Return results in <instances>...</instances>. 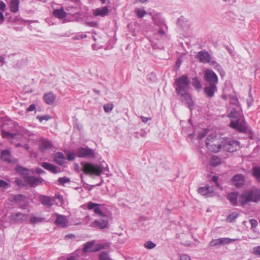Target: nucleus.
<instances>
[{
    "mask_svg": "<svg viewBox=\"0 0 260 260\" xmlns=\"http://www.w3.org/2000/svg\"><path fill=\"white\" fill-rule=\"evenodd\" d=\"M36 109V105L35 104L30 105L27 109L28 112L34 111Z\"/></svg>",
    "mask_w": 260,
    "mask_h": 260,
    "instance_id": "4d7b16f0",
    "label": "nucleus"
},
{
    "mask_svg": "<svg viewBox=\"0 0 260 260\" xmlns=\"http://www.w3.org/2000/svg\"><path fill=\"white\" fill-rule=\"evenodd\" d=\"M1 135L3 138L15 139L17 135L15 133H11L3 129L1 131Z\"/></svg>",
    "mask_w": 260,
    "mask_h": 260,
    "instance_id": "473e14b6",
    "label": "nucleus"
},
{
    "mask_svg": "<svg viewBox=\"0 0 260 260\" xmlns=\"http://www.w3.org/2000/svg\"><path fill=\"white\" fill-rule=\"evenodd\" d=\"M75 236L74 234H68L65 236V239H74L75 238Z\"/></svg>",
    "mask_w": 260,
    "mask_h": 260,
    "instance_id": "bf43d9fd",
    "label": "nucleus"
},
{
    "mask_svg": "<svg viewBox=\"0 0 260 260\" xmlns=\"http://www.w3.org/2000/svg\"><path fill=\"white\" fill-rule=\"evenodd\" d=\"M158 32L161 34V35H165V31L162 29H160L159 30H158Z\"/></svg>",
    "mask_w": 260,
    "mask_h": 260,
    "instance_id": "69168bd1",
    "label": "nucleus"
},
{
    "mask_svg": "<svg viewBox=\"0 0 260 260\" xmlns=\"http://www.w3.org/2000/svg\"><path fill=\"white\" fill-rule=\"evenodd\" d=\"M60 184L64 185L66 183L69 182L70 179L67 177H60L58 180Z\"/></svg>",
    "mask_w": 260,
    "mask_h": 260,
    "instance_id": "c03bdc74",
    "label": "nucleus"
},
{
    "mask_svg": "<svg viewBox=\"0 0 260 260\" xmlns=\"http://www.w3.org/2000/svg\"><path fill=\"white\" fill-rule=\"evenodd\" d=\"M44 101L48 105H52L54 102L55 96L52 93H46L44 95Z\"/></svg>",
    "mask_w": 260,
    "mask_h": 260,
    "instance_id": "bb28decb",
    "label": "nucleus"
},
{
    "mask_svg": "<svg viewBox=\"0 0 260 260\" xmlns=\"http://www.w3.org/2000/svg\"><path fill=\"white\" fill-rule=\"evenodd\" d=\"M19 2L18 0H11L10 10L13 13H16L19 10Z\"/></svg>",
    "mask_w": 260,
    "mask_h": 260,
    "instance_id": "c85d7f7f",
    "label": "nucleus"
},
{
    "mask_svg": "<svg viewBox=\"0 0 260 260\" xmlns=\"http://www.w3.org/2000/svg\"><path fill=\"white\" fill-rule=\"evenodd\" d=\"M156 245L155 243H153L152 241H149L146 242L144 244V246L147 249H152L155 247Z\"/></svg>",
    "mask_w": 260,
    "mask_h": 260,
    "instance_id": "a19ab883",
    "label": "nucleus"
},
{
    "mask_svg": "<svg viewBox=\"0 0 260 260\" xmlns=\"http://www.w3.org/2000/svg\"><path fill=\"white\" fill-rule=\"evenodd\" d=\"M104 246L102 244H98L96 245L94 244V252L100 251L101 249H103Z\"/></svg>",
    "mask_w": 260,
    "mask_h": 260,
    "instance_id": "09e8293b",
    "label": "nucleus"
},
{
    "mask_svg": "<svg viewBox=\"0 0 260 260\" xmlns=\"http://www.w3.org/2000/svg\"><path fill=\"white\" fill-rule=\"evenodd\" d=\"M199 193L206 197H211L213 196L214 189L209 185L205 187H200L198 189Z\"/></svg>",
    "mask_w": 260,
    "mask_h": 260,
    "instance_id": "4468645a",
    "label": "nucleus"
},
{
    "mask_svg": "<svg viewBox=\"0 0 260 260\" xmlns=\"http://www.w3.org/2000/svg\"><path fill=\"white\" fill-rule=\"evenodd\" d=\"M41 203L45 206L51 207L53 205V200L52 198L45 195H41L39 197Z\"/></svg>",
    "mask_w": 260,
    "mask_h": 260,
    "instance_id": "a211bd4d",
    "label": "nucleus"
},
{
    "mask_svg": "<svg viewBox=\"0 0 260 260\" xmlns=\"http://www.w3.org/2000/svg\"><path fill=\"white\" fill-rule=\"evenodd\" d=\"M6 5L4 2L0 1V10L5 11L6 10Z\"/></svg>",
    "mask_w": 260,
    "mask_h": 260,
    "instance_id": "5fc2aeb1",
    "label": "nucleus"
},
{
    "mask_svg": "<svg viewBox=\"0 0 260 260\" xmlns=\"http://www.w3.org/2000/svg\"><path fill=\"white\" fill-rule=\"evenodd\" d=\"M181 63V61L180 60H178L176 62V65L177 66V67L179 68L180 66V64Z\"/></svg>",
    "mask_w": 260,
    "mask_h": 260,
    "instance_id": "774afa93",
    "label": "nucleus"
},
{
    "mask_svg": "<svg viewBox=\"0 0 260 260\" xmlns=\"http://www.w3.org/2000/svg\"><path fill=\"white\" fill-rule=\"evenodd\" d=\"M135 13L139 18H142L147 14V12L145 10H141L139 8L135 9Z\"/></svg>",
    "mask_w": 260,
    "mask_h": 260,
    "instance_id": "f704fd0d",
    "label": "nucleus"
},
{
    "mask_svg": "<svg viewBox=\"0 0 260 260\" xmlns=\"http://www.w3.org/2000/svg\"><path fill=\"white\" fill-rule=\"evenodd\" d=\"M177 94L180 96L181 100L185 102L189 109L191 110L193 108V103L188 91L184 92V93H177Z\"/></svg>",
    "mask_w": 260,
    "mask_h": 260,
    "instance_id": "ddd939ff",
    "label": "nucleus"
},
{
    "mask_svg": "<svg viewBox=\"0 0 260 260\" xmlns=\"http://www.w3.org/2000/svg\"><path fill=\"white\" fill-rule=\"evenodd\" d=\"M10 187V185L8 183L3 180H0V188L3 187L7 189Z\"/></svg>",
    "mask_w": 260,
    "mask_h": 260,
    "instance_id": "49530a36",
    "label": "nucleus"
},
{
    "mask_svg": "<svg viewBox=\"0 0 260 260\" xmlns=\"http://www.w3.org/2000/svg\"><path fill=\"white\" fill-rule=\"evenodd\" d=\"M217 91V87L215 84H208L204 88V92L208 98H211L214 95Z\"/></svg>",
    "mask_w": 260,
    "mask_h": 260,
    "instance_id": "dca6fc26",
    "label": "nucleus"
},
{
    "mask_svg": "<svg viewBox=\"0 0 260 260\" xmlns=\"http://www.w3.org/2000/svg\"><path fill=\"white\" fill-rule=\"evenodd\" d=\"M180 260H191V259L188 255L183 254L180 255Z\"/></svg>",
    "mask_w": 260,
    "mask_h": 260,
    "instance_id": "864d4df0",
    "label": "nucleus"
},
{
    "mask_svg": "<svg viewBox=\"0 0 260 260\" xmlns=\"http://www.w3.org/2000/svg\"><path fill=\"white\" fill-rule=\"evenodd\" d=\"M36 172L37 174H41V173H44V171L42 169H41V168H37L36 169Z\"/></svg>",
    "mask_w": 260,
    "mask_h": 260,
    "instance_id": "e2e57ef3",
    "label": "nucleus"
},
{
    "mask_svg": "<svg viewBox=\"0 0 260 260\" xmlns=\"http://www.w3.org/2000/svg\"><path fill=\"white\" fill-rule=\"evenodd\" d=\"M52 146L51 142L47 140H43L40 144V147L42 151L50 148Z\"/></svg>",
    "mask_w": 260,
    "mask_h": 260,
    "instance_id": "7c9ffc66",
    "label": "nucleus"
},
{
    "mask_svg": "<svg viewBox=\"0 0 260 260\" xmlns=\"http://www.w3.org/2000/svg\"><path fill=\"white\" fill-rule=\"evenodd\" d=\"M100 260H111L106 252H103L99 255Z\"/></svg>",
    "mask_w": 260,
    "mask_h": 260,
    "instance_id": "37998d69",
    "label": "nucleus"
},
{
    "mask_svg": "<svg viewBox=\"0 0 260 260\" xmlns=\"http://www.w3.org/2000/svg\"><path fill=\"white\" fill-rule=\"evenodd\" d=\"M253 253L255 255H260V246L254 247L253 248Z\"/></svg>",
    "mask_w": 260,
    "mask_h": 260,
    "instance_id": "8fccbe9b",
    "label": "nucleus"
},
{
    "mask_svg": "<svg viewBox=\"0 0 260 260\" xmlns=\"http://www.w3.org/2000/svg\"><path fill=\"white\" fill-rule=\"evenodd\" d=\"M140 118H141L142 121L144 123H146V122H147L148 121L151 120V117H144L143 116H141Z\"/></svg>",
    "mask_w": 260,
    "mask_h": 260,
    "instance_id": "6e6d98bb",
    "label": "nucleus"
},
{
    "mask_svg": "<svg viewBox=\"0 0 260 260\" xmlns=\"http://www.w3.org/2000/svg\"><path fill=\"white\" fill-rule=\"evenodd\" d=\"M14 182L19 186H25L27 185V183L21 179L19 178H16L14 181Z\"/></svg>",
    "mask_w": 260,
    "mask_h": 260,
    "instance_id": "4c0bfd02",
    "label": "nucleus"
},
{
    "mask_svg": "<svg viewBox=\"0 0 260 260\" xmlns=\"http://www.w3.org/2000/svg\"><path fill=\"white\" fill-rule=\"evenodd\" d=\"M37 118L39 120V121L41 122H42L43 120L47 121L51 119V117L48 115H43L41 116H38Z\"/></svg>",
    "mask_w": 260,
    "mask_h": 260,
    "instance_id": "a18cd8bd",
    "label": "nucleus"
},
{
    "mask_svg": "<svg viewBox=\"0 0 260 260\" xmlns=\"http://www.w3.org/2000/svg\"><path fill=\"white\" fill-rule=\"evenodd\" d=\"M205 78L208 84H215L218 83V77L216 74L211 70H207L205 72Z\"/></svg>",
    "mask_w": 260,
    "mask_h": 260,
    "instance_id": "1a4fd4ad",
    "label": "nucleus"
},
{
    "mask_svg": "<svg viewBox=\"0 0 260 260\" xmlns=\"http://www.w3.org/2000/svg\"><path fill=\"white\" fill-rule=\"evenodd\" d=\"M103 219L101 220H94L92 223L91 226L92 227H98L101 229H105L107 227L108 223V219L106 216H103Z\"/></svg>",
    "mask_w": 260,
    "mask_h": 260,
    "instance_id": "2eb2a0df",
    "label": "nucleus"
},
{
    "mask_svg": "<svg viewBox=\"0 0 260 260\" xmlns=\"http://www.w3.org/2000/svg\"><path fill=\"white\" fill-rule=\"evenodd\" d=\"M67 157L68 160L71 161L75 159V155L73 152L68 151L67 153Z\"/></svg>",
    "mask_w": 260,
    "mask_h": 260,
    "instance_id": "de8ad7c7",
    "label": "nucleus"
},
{
    "mask_svg": "<svg viewBox=\"0 0 260 260\" xmlns=\"http://www.w3.org/2000/svg\"><path fill=\"white\" fill-rule=\"evenodd\" d=\"M100 204L93 203L92 202H90L87 204V208L89 210H94V212L95 214L101 216H105L104 214L102 212L101 209L100 208Z\"/></svg>",
    "mask_w": 260,
    "mask_h": 260,
    "instance_id": "f3484780",
    "label": "nucleus"
},
{
    "mask_svg": "<svg viewBox=\"0 0 260 260\" xmlns=\"http://www.w3.org/2000/svg\"><path fill=\"white\" fill-rule=\"evenodd\" d=\"M66 160V157L62 152H57L54 154V160L59 166L62 165Z\"/></svg>",
    "mask_w": 260,
    "mask_h": 260,
    "instance_id": "5701e85b",
    "label": "nucleus"
},
{
    "mask_svg": "<svg viewBox=\"0 0 260 260\" xmlns=\"http://www.w3.org/2000/svg\"><path fill=\"white\" fill-rule=\"evenodd\" d=\"M43 218L32 216L30 218V222L31 223H35L41 222L43 221Z\"/></svg>",
    "mask_w": 260,
    "mask_h": 260,
    "instance_id": "79ce46f5",
    "label": "nucleus"
},
{
    "mask_svg": "<svg viewBox=\"0 0 260 260\" xmlns=\"http://www.w3.org/2000/svg\"><path fill=\"white\" fill-rule=\"evenodd\" d=\"M95 241L92 240L86 242L83 245V252H94Z\"/></svg>",
    "mask_w": 260,
    "mask_h": 260,
    "instance_id": "412c9836",
    "label": "nucleus"
},
{
    "mask_svg": "<svg viewBox=\"0 0 260 260\" xmlns=\"http://www.w3.org/2000/svg\"><path fill=\"white\" fill-rule=\"evenodd\" d=\"M245 177L242 174L235 175L231 179L232 185L236 188L242 187L245 184Z\"/></svg>",
    "mask_w": 260,
    "mask_h": 260,
    "instance_id": "9b49d317",
    "label": "nucleus"
},
{
    "mask_svg": "<svg viewBox=\"0 0 260 260\" xmlns=\"http://www.w3.org/2000/svg\"><path fill=\"white\" fill-rule=\"evenodd\" d=\"M15 170L17 172L22 175H28L29 174V170L21 166H16L15 168Z\"/></svg>",
    "mask_w": 260,
    "mask_h": 260,
    "instance_id": "c756f323",
    "label": "nucleus"
},
{
    "mask_svg": "<svg viewBox=\"0 0 260 260\" xmlns=\"http://www.w3.org/2000/svg\"><path fill=\"white\" fill-rule=\"evenodd\" d=\"M24 180L30 187H35L42 183L43 179L33 176L25 175L23 177Z\"/></svg>",
    "mask_w": 260,
    "mask_h": 260,
    "instance_id": "9d476101",
    "label": "nucleus"
},
{
    "mask_svg": "<svg viewBox=\"0 0 260 260\" xmlns=\"http://www.w3.org/2000/svg\"><path fill=\"white\" fill-rule=\"evenodd\" d=\"M239 214L234 212L227 217V220L229 222L233 221L238 216Z\"/></svg>",
    "mask_w": 260,
    "mask_h": 260,
    "instance_id": "58836bf2",
    "label": "nucleus"
},
{
    "mask_svg": "<svg viewBox=\"0 0 260 260\" xmlns=\"http://www.w3.org/2000/svg\"><path fill=\"white\" fill-rule=\"evenodd\" d=\"M260 201V189L252 188L243 191L239 196V202L244 206L249 202L257 203Z\"/></svg>",
    "mask_w": 260,
    "mask_h": 260,
    "instance_id": "f03ea898",
    "label": "nucleus"
},
{
    "mask_svg": "<svg viewBox=\"0 0 260 260\" xmlns=\"http://www.w3.org/2000/svg\"><path fill=\"white\" fill-rule=\"evenodd\" d=\"M11 152L8 150H4L1 152V158L2 160L8 163L12 162L11 159Z\"/></svg>",
    "mask_w": 260,
    "mask_h": 260,
    "instance_id": "393cba45",
    "label": "nucleus"
},
{
    "mask_svg": "<svg viewBox=\"0 0 260 260\" xmlns=\"http://www.w3.org/2000/svg\"><path fill=\"white\" fill-rule=\"evenodd\" d=\"M236 239H231L229 238H219L217 239H214L212 240L210 242V245L211 246H215L218 244L220 245H224L231 243L234 241H235Z\"/></svg>",
    "mask_w": 260,
    "mask_h": 260,
    "instance_id": "f8f14e48",
    "label": "nucleus"
},
{
    "mask_svg": "<svg viewBox=\"0 0 260 260\" xmlns=\"http://www.w3.org/2000/svg\"><path fill=\"white\" fill-rule=\"evenodd\" d=\"M54 16L59 19H63L67 16V13L63 9H56L53 11Z\"/></svg>",
    "mask_w": 260,
    "mask_h": 260,
    "instance_id": "cd10ccee",
    "label": "nucleus"
},
{
    "mask_svg": "<svg viewBox=\"0 0 260 260\" xmlns=\"http://www.w3.org/2000/svg\"><path fill=\"white\" fill-rule=\"evenodd\" d=\"M191 84L196 89H200L202 87L200 81L197 77L193 78Z\"/></svg>",
    "mask_w": 260,
    "mask_h": 260,
    "instance_id": "72a5a7b5",
    "label": "nucleus"
},
{
    "mask_svg": "<svg viewBox=\"0 0 260 260\" xmlns=\"http://www.w3.org/2000/svg\"><path fill=\"white\" fill-rule=\"evenodd\" d=\"M109 13V9L107 6L96 9L93 14L95 16L105 17Z\"/></svg>",
    "mask_w": 260,
    "mask_h": 260,
    "instance_id": "aec40b11",
    "label": "nucleus"
},
{
    "mask_svg": "<svg viewBox=\"0 0 260 260\" xmlns=\"http://www.w3.org/2000/svg\"><path fill=\"white\" fill-rule=\"evenodd\" d=\"M83 171L85 174L99 176L103 172L102 167L90 163L82 164Z\"/></svg>",
    "mask_w": 260,
    "mask_h": 260,
    "instance_id": "39448f33",
    "label": "nucleus"
},
{
    "mask_svg": "<svg viewBox=\"0 0 260 260\" xmlns=\"http://www.w3.org/2000/svg\"><path fill=\"white\" fill-rule=\"evenodd\" d=\"M221 163V159L216 156L214 155L213 156L210 160V164L211 166L213 167H216L219 165H220Z\"/></svg>",
    "mask_w": 260,
    "mask_h": 260,
    "instance_id": "2f4dec72",
    "label": "nucleus"
},
{
    "mask_svg": "<svg viewBox=\"0 0 260 260\" xmlns=\"http://www.w3.org/2000/svg\"><path fill=\"white\" fill-rule=\"evenodd\" d=\"M217 179H218V178L216 176H213L212 179V181L216 183L217 186L219 187V185L217 182Z\"/></svg>",
    "mask_w": 260,
    "mask_h": 260,
    "instance_id": "680f3d73",
    "label": "nucleus"
},
{
    "mask_svg": "<svg viewBox=\"0 0 260 260\" xmlns=\"http://www.w3.org/2000/svg\"><path fill=\"white\" fill-rule=\"evenodd\" d=\"M104 109L105 112L109 113L110 112L113 108V105L112 104H108L104 105Z\"/></svg>",
    "mask_w": 260,
    "mask_h": 260,
    "instance_id": "ea45409f",
    "label": "nucleus"
},
{
    "mask_svg": "<svg viewBox=\"0 0 260 260\" xmlns=\"http://www.w3.org/2000/svg\"><path fill=\"white\" fill-rule=\"evenodd\" d=\"M76 258L74 256H71L67 258V260H76Z\"/></svg>",
    "mask_w": 260,
    "mask_h": 260,
    "instance_id": "0e129e2a",
    "label": "nucleus"
},
{
    "mask_svg": "<svg viewBox=\"0 0 260 260\" xmlns=\"http://www.w3.org/2000/svg\"><path fill=\"white\" fill-rule=\"evenodd\" d=\"M41 166L45 169L55 174L60 172L59 168L56 167L49 162H43L42 163Z\"/></svg>",
    "mask_w": 260,
    "mask_h": 260,
    "instance_id": "6ab92c4d",
    "label": "nucleus"
},
{
    "mask_svg": "<svg viewBox=\"0 0 260 260\" xmlns=\"http://www.w3.org/2000/svg\"><path fill=\"white\" fill-rule=\"evenodd\" d=\"M5 20L4 16L2 12L0 11V24H2Z\"/></svg>",
    "mask_w": 260,
    "mask_h": 260,
    "instance_id": "13d9d810",
    "label": "nucleus"
},
{
    "mask_svg": "<svg viewBox=\"0 0 260 260\" xmlns=\"http://www.w3.org/2000/svg\"><path fill=\"white\" fill-rule=\"evenodd\" d=\"M176 91L177 93L187 92L189 88L190 80L186 75H183L175 80Z\"/></svg>",
    "mask_w": 260,
    "mask_h": 260,
    "instance_id": "20e7f679",
    "label": "nucleus"
},
{
    "mask_svg": "<svg viewBox=\"0 0 260 260\" xmlns=\"http://www.w3.org/2000/svg\"><path fill=\"white\" fill-rule=\"evenodd\" d=\"M253 174L257 179H260V167H254L253 168Z\"/></svg>",
    "mask_w": 260,
    "mask_h": 260,
    "instance_id": "c9c22d12",
    "label": "nucleus"
},
{
    "mask_svg": "<svg viewBox=\"0 0 260 260\" xmlns=\"http://www.w3.org/2000/svg\"><path fill=\"white\" fill-rule=\"evenodd\" d=\"M55 215L57 218L55 221V223L60 225L62 227H65L68 224V220L67 218L63 215L55 213Z\"/></svg>",
    "mask_w": 260,
    "mask_h": 260,
    "instance_id": "4be33fe9",
    "label": "nucleus"
},
{
    "mask_svg": "<svg viewBox=\"0 0 260 260\" xmlns=\"http://www.w3.org/2000/svg\"><path fill=\"white\" fill-rule=\"evenodd\" d=\"M224 138H221L215 133L209 135L206 140V145L208 149L213 152H219L223 147Z\"/></svg>",
    "mask_w": 260,
    "mask_h": 260,
    "instance_id": "7ed1b4c3",
    "label": "nucleus"
},
{
    "mask_svg": "<svg viewBox=\"0 0 260 260\" xmlns=\"http://www.w3.org/2000/svg\"><path fill=\"white\" fill-rule=\"evenodd\" d=\"M77 155L79 157L94 158L95 153L93 149L88 147H81L77 149Z\"/></svg>",
    "mask_w": 260,
    "mask_h": 260,
    "instance_id": "0eeeda50",
    "label": "nucleus"
},
{
    "mask_svg": "<svg viewBox=\"0 0 260 260\" xmlns=\"http://www.w3.org/2000/svg\"><path fill=\"white\" fill-rule=\"evenodd\" d=\"M215 66H214V68L217 71L220 75L221 76H224L225 75V72H224L223 69L222 68V67H221L220 65H219V64H218L216 62V64H214Z\"/></svg>",
    "mask_w": 260,
    "mask_h": 260,
    "instance_id": "e433bc0d",
    "label": "nucleus"
},
{
    "mask_svg": "<svg viewBox=\"0 0 260 260\" xmlns=\"http://www.w3.org/2000/svg\"><path fill=\"white\" fill-rule=\"evenodd\" d=\"M93 91L94 93H96L97 94H98V95H100V90H96V89H93Z\"/></svg>",
    "mask_w": 260,
    "mask_h": 260,
    "instance_id": "338daca9",
    "label": "nucleus"
},
{
    "mask_svg": "<svg viewBox=\"0 0 260 260\" xmlns=\"http://www.w3.org/2000/svg\"><path fill=\"white\" fill-rule=\"evenodd\" d=\"M239 142L236 140H229L224 138L223 141V148L228 152H233L239 149L240 148Z\"/></svg>",
    "mask_w": 260,
    "mask_h": 260,
    "instance_id": "423d86ee",
    "label": "nucleus"
},
{
    "mask_svg": "<svg viewBox=\"0 0 260 260\" xmlns=\"http://www.w3.org/2000/svg\"><path fill=\"white\" fill-rule=\"evenodd\" d=\"M207 132H208V131L206 129H204L202 132H200V133L199 134V135H198L199 138L201 139L203 138L204 137H205V136L207 135Z\"/></svg>",
    "mask_w": 260,
    "mask_h": 260,
    "instance_id": "603ef678",
    "label": "nucleus"
},
{
    "mask_svg": "<svg viewBox=\"0 0 260 260\" xmlns=\"http://www.w3.org/2000/svg\"><path fill=\"white\" fill-rule=\"evenodd\" d=\"M229 102L230 104L234 107L231 108L229 116L230 118L236 119L235 121H231L230 126L240 132H246V123L244 119L242 108L239 104L237 96L236 95L230 96Z\"/></svg>",
    "mask_w": 260,
    "mask_h": 260,
    "instance_id": "f257e3e1",
    "label": "nucleus"
},
{
    "mask_svg": "<svg viewBox=\"0 0 260 260\" xmlns=\"http://www.w3.org/2000/svg\"><path fill=\"white\" fill-rule=\"evenodd\" d=\"M247 102L248 106V107L251 106V105H252V104L253 103L252 98L251 96L249 97V99H247Z\"/></svg>",
    "mask_w": 260,
    "mask_h": 260,
    "instance_id": "052dcab7",
    "label": "nucleus"
},
{
    "mask_svg": "<svg viewBox=\"0 0 260 260\" xmlns=\"http://www.w3.org/2000/svg\"><path fill=\"white\" fill-rule=\"evenodd\" d=\"M249 222L252 228H255L257 226L258 223L256 220L254 219H251L249 220Z\"/></svg>",
    "mask_w": 260,
    "mask_h": 260,
    "instance_id": "3c124183",
    "label": "nucleus"
},
{
    "mask_svg": "<svg viewBox=\"0 0 260 260\" xmlns=\"http://www.w3.org/2000/svg\"><path fill=\"white\" fill-rule=\"evenodd\" d=\"M196 57L203 63H208L211 65L216 64V61L212 60L210 55L207 52L200 51L196 55Z\"/></svg>",
    "mask_w": 260,
    "mask_h": 260,
    "instance_id": "6e6552de",
    "label": "nucleus"
},
{
    "mask_svg": "<svg viewBox=\"0 0 260 260\" xmlns=\"http://www.w3.org/2000/svg\"><path fill=\"white\" fill-rule=\"evenodd\" d=\"M11 217L12 220L16 221H24L27 219V215L20 212L14 213Z\"/></svg>",
    "mask_w": 260,
    "mask_h": 260,
    "instance_id": "b1692460",
    "label": "nucleus"
},
{
    "mask_svg": "<svg viewBox=\"0 0 260 260\" xmlns=\"http://www.w3.org/2000/svg\"><path fill=\"white\" fill-rule=\"evenodd\" d=\"M238 194L236 192H232L227 195V198L230 202L234 206L238 204Z\"/></svg>",
    "mask_w": 260,
    "mask_h": 260,
    "instance_id": "a878e982",
    "label": "nucleus"
}]
</instances>
